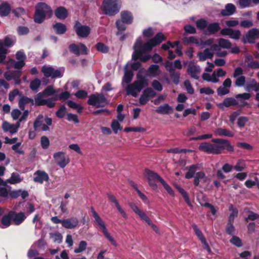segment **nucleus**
Instances as JSON below:
<instances>
[{"label": "nucleus", "mask_w": 259, "mask_h": 259, "mask_svg": "<svg viewBox=\"0 0 259 259\" xmlns=\"http://www.w3.org/2000/svg\"><path fill=\"white\" fill-rule=\"evenodd\" d=\"M196 25L198 29L203 30L205 28H207L208 24L205 20L201 19L196 22Z\"/></svg>", "instance_id": "obj_54"}, {"label": "nucleus", "mask_w": 259, "mask_h": 259, "mask_svg": "<svg viewBox=\"0 0 259 259\" xmlns=\"http://www.w3.org/2000/svg\"><path fill=\"white\" fill-rule=\"evenodd\" d=\"M94 218L95 219L94 222L99 226L103 233L107 230L105 223L98 214L94 217Z\"/></svg>", "instance_id": "obj_37"}, {"label": "nucleus", "mask_w": 259, "mask_h": 259, "mask_svg": "<svg viewBox=\"0 0 259 259\" xmlns=\"http://www.w3.org/2000/svg\"><path fill=\"white\" fill-rule=\"evenodd\" d=\"M74 29L77 35L81 37H87L90 33V28L86 25H82L78 21H76Z\"/></svg>", "instance_id": "obj_12"}, {"label": "nucleus", "mask_w": 259, "mask_h": 259, "mask_svg": "<svg viewBox=\"0 0 259 259\" xmlns=\"http://www.w3.org/2000/svg\"><path fill=\"white\" fill-rule=\"evenodd\" d=\"M257 81L254 78H251L244 86L245 90L247 92H251L253 90L256 85Z\"/></svg>", "instance_id": "obj_39"}, {"label": "nucleus", "mask_w": 259, "mask_h": 259, "mask_svg": "<svg viewBox=\"0 0 259 259\" xmlns=\"http://www.w3.org/2000/svg\"><path fill=\"white\" fill-rule=\"evenodd\" d=\"M161 184L163 186L164 188L167 191V192L171 196H174L175 195L174 191L171 189V188L168 185L166 182L163 180L161 183Z\"/></svg>", "instance_id": "obj_61"}, {"label": "nucleus", "mask_w": 259, "mask_h": 259, "mask_svg": "<svg viewBox=\"0 0 259 259\" xmlns=\"http://www.w3.org/2000/svg\"><path fill=\"white\" fill-rule=\"evenodd\" d=\"M23 180L19 174L15 172H13L11 174L10 178L7 180L8 183L11 184H16L21 182Z\"/></svg>", "instance_id": "obj_34"}, {"label": "nucleus", "mask_w": 259, "mask_h": 259, "mask_svg": "<svg viewBox=\"0 0 259 259\" xmlns=\"http://www.w3.org/2000/svg\"><path fill=\"white\" fill-rule=\"evenodd\" d=\"M33 181L38 183L42 184L44 181L48 182L49 180L48 174L43 170H38L34 174Z\"/></svg>", "instance_id": "obj_15"}, {"label": "nucleus", "mask_w": 259, "mask_h": 259, "mask_svg": "<svg viewBox=\"0 0 259 259\" xmlns=\"http://www.w3.org/2000/svg\"><path fill=\"white\" fill-rule=\"evenodd\" d=\"M121 20L124 23L130 24L133 20V15L131 12L127 11H122L120 13Z\"/></svg>", "instance_id": "obj_24"}, {"label": "nucleus", "mask_w": 259, "mask_h": 259, "mask_svg": "<svg viewBox=\"0 0 259 259\" xmlns=\"http://www.w3.org/2000/svg\"><path fill=\"white\" fill-rule=\"evenodd\" d=\"M70 51L77 56L80 54L87 55L88 50L86 46L82 43H79L78 45L71 44L69 46Z\"/></svg>", "instance_id": "obj_13"}, {"label": "nucleus", "mask_w": 259, "mask_h": 259, "mask_svg": "<svg viewBox=\"0 0 259 259\" xmlns=\"http://www.w3.org/2000/svg\"><path fill=\"white\" fill-rule=\"evenodd\" d=\"M201 167V164H193L189 167H187L186 169H188V171L185 175V178L188 179L193 178L197 169L200 168Z\"/></svg>", "instance_id": "obj_21"}, {"label": "nucleus", "mask_w": 259, "mask_h": 259, "mask_svg": "<svg viewBox=\"0 0 259 259\" xmlns=\"http://www.w3.org/2000/svg\"><path fill=\"white\" fill-rule=\"evenodd\" d=\"M144 177L148 180L150 187L153 190H156L157 188L156 183H161L163 180L158 174L148 169H145Z\"/></svg>", "instance_id": "obj_8"}, {"label": "nucleus", "mask_w": 259, "mask_h": 259, "mask_svg": "<svg viewBox=\"0 0 259 259\" xmlns=\"http://www.w3.org/2000/svg\"><path fill=\"white\" fill-rule=\"evenodd\" d=\"M49 235L55 242L60 243L62 242V236L59 232L50 233Z\"/></svg>", "instance_id": "obj_45"}, {"label": "nucleus", "mask_w": 259, "mask_h": 259, "mask_svg": "<svg viewBox=\"0 0 259 259\" xmlns=\"http://www.w3.org/2000/svg\"><path fill=\"white\" fill-rule=\"evenodd\" d=\"M215 136H225L228 137H232L234 134L230 131L225 128H219L215 130L214 132Z\"/></svg>", "instance_id": "obj_27"}, {"label": "nucleus", "mask_w": 259, "mask_h": 259, "mask_svg": "<svg viewBox=\"0 0 259 259\" xmlns=\"http://www.w3.org/2000/svg\"><path fill=\"white\" fill-rule=\"evenodd\" d=\"M15 75H17L19 77L21 75V72L19 71H6L4 74V76L6 80L9 81L12 79V77Z\"/></svg>", "instance_id": "obj_46"}, {"label": "nucleus", "mask_w": 259, "mask_h": 259, "mask_svg": "<svg viewBox=\"0 0 259 259\" xmlns=\"http://www.w3.org/2000/svg\"><path fill=\"white\" fill-rule=\"evenodd\" d=\"M53 157L57 165L61 168L65 167L70 161L69 157L65 155L64 152L62 151L54 153Z\"/></svg>", "instance_id": "obj_11"}, {"label": "nucleus", "mask_w": 259, "mask_h": 259, "mask_svg": "<svg viewBox=\"0 0 259 259\" xmlns=\"http://www.w3.org/2000/svg\"><path fill=\"white\" fill-rule=\"evenodd\" d=\"M11 11L10 5L7 2H4L0 5V16H7Z\"/></svg>", "instance_id": "obj_28"}, {"label": "nucleus", "mask_w": 259, "mask_h": 259, "mask_svg": "<svg viewBox=\"0 0 259 259\" xmlns=\"http://www.w3.org/2000/svg\"><path fill=\"white\" fill-rule=\"evenodd\" d=\"M40 80L38 78H35L30 82V88L33 91L37 92V89L40 87Z\"/></svg>", "instance_id": "obj_48"}, {"label": "nucleus", "mask_w": 259, "mask_h": 259, "mask_svg": "<svg viewBox=\"0 0 259 259\" xmlns=\"http://www.w3.org/2000/svg\"><path fill=\"white\" fill-rule=\"evenodd\" d=\"M201 71V69L199 66L193 64H189L187 69L188 74L192 78L196 80L199 79V74Z\"/></svg>", "instance_id": "obj_16"}, {"label": "nucleus", "mask_w": 259, "mask_h": 259, "mask_svg": "<svg viewBox=\"0 0 259 259\" xmlns=\"http://www.w3.org/2000/svg\"><path fill=\"white\" fill-rule=\"evenodd\" d=\"M55 15L57 18L63 20L67 17L68 12L64 7H59L55 10Z\"/></svg>", "instance_id": "obj_23"}, {"label": "nucleus", "mask_w": 259, "mask_h": 259, "mask_svg": "<svg viewBox=\"0 0 259 259\" xmlns=\"http://www.w3.org/2000/svg\"><path fill=\"white\" fill-rule=\"evenodd\" d=\"M52 124V119L49 117H46L44 119V116L41 114L37 116L33 123V128L35 131L38 130L41 127L42 131H49L50 130L49 126Z\"/></svg>", "instance_id": "obj_6"}, {"label": "nucleus", "mask_w": 259, "mask_h": 259, "mask_svg": "<svg viewBox=\"0 0 259 259\" xmlns=\"http://www.w3.org/2000/svg\"><path fill=\"white\" fill-rule=\"evenodd\" d=\"M111 126L115 134H117L118 131L121 129L119 123L116 120L112 121Z\"/></svg>", "instance_id": "obj_62"}, {"label": "nucleus", "mask_w": 259, "mask_h": 259, "mask_svg": "<svg viewBox=\"0 0 259 259\" xmlns=\"http://www.w3.org/2000/svg\"><path fill=\"white\" fill-rule=\"evenodd\" d=\"M154 34V31L152 27H148L147 29H145L143 31V35L146 37H150L153 36Z\"/></svg>", "instance_id": "obj_64"}, {"label": "nucleus", "mask_w": 259, "mask_h": 259, "mask_svg": "<svg viewBox=\"0 0 259 259\" xmlns=\"http://www.w3.org/2000/svg\"><path fill=\"white\" fill-rule=\"evenodd\" d=\"M259 38V30L257 28L250 29L242 38L243 44H253L256 39Z\"/></svg>", "instance_id": "obj_10"}, {"label": "nucleus", "mask_w": 259, "mask_h": 259, "mask_svg": "<svg viewBox=\"0 0 259 259\" xmlns=\"http://www.w3.org/2000/svg\"><path fill=\"white\" fill-rule=\"evenodd\" d=\"M236 78L235 81L234 82V84L235 87H242L245 85V76H239L237 77H235Z\"/></svg>", "instance_id": "obj_47"}, {"label": "nucleus", "mask_w": 259, "mask_h": 259, "mask_svg": "<svg viewBox=\"0 0 259 259\" xmlns=\"http://www.w3.org/2000/svg\"><path fill=\"white\" fill-rule=\"evenodd\" d=\"M248 118L245 116H240L238 118L237 120V125L239 127H243L245 126V124L248 122Z\"/></svg>", "instance_id": "obj_60"}, {"label": "nucleus", "mask_w": 259, "mask_h": 259, "mask_svg": "<svg viewBox=\"0 0 259 259\" xmlns=\"http://www.w3.org/2000/svg\"><path fill=\"white\" fill-rule=\"evenodd\" d=\"M245 164L244 160H239L233 168L237 171H241L245 169Z\"/></svg>", "instance_id": "obj_53"}, {"label": "nucleus", "mask_w": 259, "mask_h": 259, "mask_svg": "<svg viewBox=\"0 0 259 259\" xmlns=\"http://www.w3.org/2000/svg\"><path fill=\"white\" fill-rule=\"evenodd\" d=\"M17 30L19 35H27L29 32V28L24 26H18Z\"/></svg>", "instance_id": "obj_56"}, {"label": "nucleus", "mask_w": 259, "mask_h": 259, "mask_svg": "<svg viewBox=\"0 0 259 259\" xmlns=\"http://www.w3.org/2000/svg\"><path fill=\"white\" fill-rule=\"evenodd\" d=\"M238 104V102L235 99L232 97H228L225 98L222 103L218 104V106L223 109L224 107H229L232 106H236Z\"/></svg>", "instance_id": "obj_18"}, {"label": "nucleus", "mask_w": 259, "mask_h": 259, "mask_svg": "<svg viewBox=\"0 0 259 259\" xmlns=\"http://www.w3.org/2000/svg\"><path fill=\"white\" fill-rule=\"evenodd\" d=\"M56 33L58 34H63L67 30L66 26L65 24L61 23H56L53 25Z\"/></svg>", "instance_id": "obj_31"}, {"label": "nucleus", "mask_w": 259, "mask_h": 259, "mask_svg": "<svg viewBox=\"0 0 259 259\" xmlns=\"http://www.w3.org/2000/svg\"><path fill=\"white\" fill-rule=\"evenodd\" d=\"M66 114V108L64 105H61L56 112V116L59 118H63Z\"/></svg>", "instance_id": "obj_51"}, {"label": "nucleus", "mask_w": 259, "mask_h": 259, "mask_svg": "<svg viewBox=\"0 0 259 259\" xmlns=\"http://www.w3.org/2000/svg\"><path fill=\"white\" fill-rule=\"evenodd\" d=\"M230 242L237 247H240L242 246L241 239L237 236H233L230 240Z\"/></svg>", "instance_id": "obj_58"}, {"label": "nucleus", "mask_w": 259, "mask_h": 259, "mask_svg": "<svg viewBox=\"0 0 259 259\" xmlns=\"http://www.w3.org/2000/svg\"><path fill=\"white\" fill-rule=\"evenodd\" d=\"M155 46L154 45V44L151 41V39H150L148 41H147L145 44L143 45L142 47V51L144 53L145 52H150L153 48Z\"/></svg>", "instance_id": "obj_43"}, {"label": "nucleus", "mask_w": 259, "mask_h": 259, "mask_svg": "<svg viewBox=\"0 0 259 259\" xmlns=\"http://www.w3.org/2000/svg\"><path fill=\"white\" fill-rule=\"evenodd\" d=\"M155 111L159 114H169L173 112V108L168 104L165 103L157 107Z\"/></svg>", "instance_id": "obj_19"}, {"label": "nucleus", "mask_w": 259, "mask_h": 259, "mask_svg": "<svg viewBox=\"0 0 259 259\" xmlns=\"http://www.w3.org/2000/svg\"><path fill=\"white\" fill-rule=\"evenodd\" d=\"M120 7L119 0H104L101 8L105 15L113 16L119 12Z\"/></svg>", "instance_id": "obj_5"}, {"label": "nucleus", "mask_w": 259, "mask_h": 259, "mask_svg": "<svg viewBox=\"0 0 259 259\" xmlns=\"http://www.w3.org/2000/svg\"><path fill=\"white\" fill-rule=\"evenodd\" d=\"M220 24L218 22L211 23L207 25V31L210 34H214L220 30Z\"/></svg>", "instance_id": "obj_32"}, {"label": "nucleus", "mask_w": 259, "mask_h": 259, "mask_svg": "<svg viewBox=\"0 0 259 259\" xmlns=\"http://www.w3.org/2000/svg\"><path fill=\"white\" fill-rule=\"evenodd\" d=\"M169 73L172 82L175 84H178L180 82V73L174 70Z\"/></svg>", "instance_id": "obj_42"}, {"label": "nucleus", "mask_w": 259, "mask_h": 259, "mask_svg": "<svg viewBox=\"0 0 259 259\" xmlns=\"http://www.w3.org/2000/svg\"><path fill=\"white\" fill-rule=\"evenodd\" d=\"M218 44L220 48L230 49L231 47V43L228 39L221 38L218 40Z\"/></svg>", "instance_id": "obj_41"}, {"label": "nucleus", "mask_w": 259, "mask_h": 259, "mask_svg": "<svg viewBox=\"0 0 259 259\" xmlns=\"http://www.w3.org/2000/svg\"><path fill=\"white\" fill-rule=\"evenodd\" d=\"M40 144L42 149H48L50 145V141L49 138L46 136L41 137L40 139Z\"/></svg>", "instance_id": "obj_55"}, {"label": "nucleus", "mask_w": 259, "mask_h": 259, "mask_svg": "<svg viewBox=\"0 0 259 259\" xmlns=\"http://www.w3.org/2000/svg\"><path fill=\"white\" fill-rule=\"evenodd\" d=\"M97 50L102 53H106L109 51V48L102 42H98L96 45Z\"/></svg>", "instance_id": "obj_50"}, {"label": "nucleus", "mask_w": 259, "mask_h": 259, "mask_svg": "<svg viewBox=\"0 0 259 259\" xmlns=\"http://www.w3.org/2000/svg\"><path fill=\"white\" fill-rule=\"evenodd\" d=\"M127 65H126L124 67L125 71L122 79V82H124L128 84L132 81L134 76V73L132 71L127 70Z\"/></svg>", "instance_id": "obj_29"}, {"label": "nucleus", "mask_w": 259, "mask_h": 259, "mask_svg": "<svg viewBox=\"0 0 259 259\" xmlns=\"http://www.w3.org/2000/svg\"><path fill=\"white\" fill-rule=\"evenodd\" d=\"M236 10L235 6L232 4H228L225 9L221 11V14L224 16H229L233 14Z\"/></svg>", "instance_id": "obj_25"}, {"label": "nucleus", "mask_w": 259, "mask_h": 259, "mask_svg": "<svg viewBox=\"0 0 259 259\" xmlns=\"http://www.w3.org/2000/svg\"><path fill=\"white\" fill-rule=\"evenodd\" d=\"M41 71L46 77H51L52 78H61L63 76L64 73L63 69H55L52 66H43Z\"/></svg>", "instance_id": "obj_9"}, {"label": "nucleus", "mask_w": 259, "mask_h": 259, "mask_svg": "<svg viewBox=\"0 0 259 259\" xmlns=\"http://www.w3.org/2000/svg\"><path fill=\"white\" fill-rule=\"evenodd\" d=\"M87 243L85 241H81L79 242L78 247L74 250L76 253L81 252L84 251L87 248Z\"/></svg>", "instance_id": "obj_57"}, {"label": "nucleus", "mask_w": 259, "mask_h": 259, "mask_svg": "<svg viewBox=\"0 0 259 259\" xmlns=\"http://www.w3.org/2000/svg\"><path fill=\"white\" fill-rule=\"evenodd\" d=\"M148 79L142 75L138 74L137 80L133 83L128 84L125 88L126 94L136 97L138 93L145 87L148 85Z\"/></svg>", "instance_id": "obj_3"}, {"label": "nucleus", "mask_w": 259, "mask_h": 259, "mask_svg": "<svg viewBox=\"0 0 259 259\" xmlns=\"http://www.w3.org/2000/svg\"><path fill=\"white\" fill-rule=\"evenodd\" d=\"M26 218L24 212H18L14 210H10L0 220V228L2 229L7 228L12 224L19 226L25 220Z\"/></svg>", "instance_id": "obj_2"}, {"label": "nucleus", "mask_w": 259, "mask_h": 259, "mask_svg": "<svg viewBox=\"0 0 259 259\" xmlns=\"http://www.w3.org/2000/svg\"><path fill=\"white\" fill-rule=\"evenodd\" d=\"M107 197L108 198V200L111 203H113L114 204L117 210L119 212V213L121 214V215L124 219L127 218V215L125 212V211L123 210V209L122 208L121 205H120L119 203L118 202V201L117 200L116 197L112 194L111 193H108L107 194Z\"/></svg>", "instance_id": "obj_14"}, {"label": "nucleus", "mask_w": 259, "mask_h": 259, "mask_svg": "<svg viewBox=\"0 0 259 259\" xmlns=\"http://www.w3.org/2000/svg\"><path fill=\"white\" fill-rule=\"evenodd\" d=\"M12 13L16 17H19L24 15L25 13V11L24 8L19 7L13 10Z\"/></svg>", "instance_id": "obj_63"}, {"label": "nucleus", "mask_w": 259, "mask_h": 259, "mask_svg": "<svg viewBox=\"0 0 259 259\" xmlns=\"http://www.w3.org/2000/svg\"><path fill=\"white\" fill-rule=\"evenodd\" d=\"M241 36V32L238 29H233L231 28L229 37L235 40H238Z\"/></svg>", "instance_id": "obj_52"}, {"label": "nucleus", "mask_w": 259, "mask_h": 259, "mask_svg": "<svg viewBox=\"0 0 259 259\" xmlns=\"http://www.w3.org/2000/svg\"><path fill=\"white\" fill-rule=\"evenodd\" d=\"M7 52V50L3 47V42L0 40V63H4Z\"/></svg>", "instance_id": "obj_44"}, {"label": "nucleus", "mask_w": 259, "mask_h": 259, "mask_svg": "<svg viewBox=\"0 0 259 259\" xmlns=\"http://www.w3.org/2000/svg\"><path fill=\"white\" fill-rule=\"evenodd\" d=\"M161 71L159 69V66L158 65H151L147 71V75L150 77H155L160 74Z\"/></svg>", "instance_id": "obj_20"}, {"label": "nucleus", "mask_w": 259, "mask_h": 259, "mask_svg": "<svg viewBox=\"0 0 259 259\" xmlns=\"http://www.w3.org/2000/svg\"><path fill=\"white\" fill-rule=\"evenodd\" d=\"M201 180H204V181H206V177L202 171H199L196 174L194 181L195 186H198Z\"/></svg>", "instance_id": "obj_38"}, {"label": "nucleus", "mask_w": 259, "mask_h": 259, "mask_svg": "<svg viewBox=\"0 0 259 259\" xmlns=\"http://www.w3.org/2000/svg\"><path fill=\"white\" fill-rule=\"evenodd\" d=\"M28 103L34 105L33 99L26 96H22L19 101V107L22 110H24L25 105Z\"/></svg>", "instance_id": "obj_26"}, {"label": "nucleus", "mask_w": 259, "mask_h": 259, "mask_svg": "<svg viewBox=\"0 0 259 259\" xmlns=\"http://www.w3.org/2000/svg\"><path fill=\"white\" fill-rule=\"evenodd\" d=\"M177 189L179 192L181 193L183 197L184 198L185 201L187 203V204L189 206H191V203L190 202V200L189 199V196L187 192L185 191V190L182 188L179 187H177Z\"/></svg>", "instance_id": "obj_49"}, {"label": "nucleus", "mask_w": 259, "mask_h": 259, "mask_svg": "<svg viewBox=\"0 0 259 259\" xmlns=\"http://www.w3.org/2000/svg\"><path fill=\"white\" fill-rule=\"evenodd\" d=\"M90 105L96 108L103 107L107 103V99L103 94L95 93L89 97L87 102Z\"/></svg>", "instance_id": "obj_7"}, {"label": "nucleus", "mask_w": 259, "mask_h": 259, "mask_svg": "<svg viewBox=\"0 0 259 259\" xmlns=\"http://www.w3.org/2000/svg\"><path fill=\"white\" fill-rule=\"evenodd\" d=\"M79 224L78 219L76 217L63 220V226L64 228L67 229H72L76 228Z\"/></svg>", "instance_id": "obj_17"}, {"label": "nucleus", "mask_w": 259, "mask_h": 259, "mask_svg": "<svg viewBox=\"0 0 259 259\" xmlns=\"http://www.w3.org/2000/svg\"><path fill=\"white\" fill-rule=\"evenodd\" d=\"M53 14V11L49 5L45 3H39L35 6L34 21L36 23L41 24L47 18L52 17Z\"/></svg>", "instance_id": "obj_4"}, {"label": "nucleus", "mask_w": 259, "mask_h": 259, "mask_svg": "<svg viewBox=\"0 0 259 259\" xmlns=\"http://www.w3.org/2000/svg\"><path fill=\"white\" fill-rule=\"evenodd\" d=\"M183 42L185 45H189L194 44L197 46L199 45V41L198 39L196 38V37L194 36H191L189 37H184L182 39Z\"/></svg>", "instance_id": "obj_36"}, {"label": "nucleus", "mask_w": 259, "mask_h": 259, "mask_svg": "<svg viewBox=\"0 0 259 259\" xmlns=\"http://www.w3.org/2000/svg\"><path fill=\"white\" fill-rule=\"evenodd\" d=\"M8 64L9 66L8 68L13 67L17 69H21L25 64L23 60H18V61H15L13 59H10L9 61Z\"/></svg>", "instance_id": "obj_33"}, {"label": "nucleus", "mask_w": 259, "mask_h": 259, "mask_svg": "<svg viewBox=\"0 0 259 259\" xmlns=\"http://www.w3.org/2000/svg\"><path fill=\"white\" fill-rule=\"evenodd\" d=\"M44 95L42 92L38 93L34 97V104L36 106H42L44 105V102L45 99H44Z\"/></svg>", "instance_id": "obj_40"}, {"label": "nucleus", "mask_w": 259, "mask_h": 259, "mask_svg": "<svg viewBox=\"0 0 259 259\" xmlns=\"http://www.w3.org/2000/svg\"><path fill=\"white\" fill-rule=\"evenodd\" d=\"M198 56L200 61H203L207 59H211L213 56V53L209 48L205 49L202 52H199Z\"/></svg>", "instance_id": "obj_22"}, {"label": "nucleus", "mask_w": 259, "mask_h": 259, "mask_svg": "<svg viewBox=\"0 0 259 259\" xmlns=\"http://www.w3.org/2000/svg\"><path fill=\"white\" fill-rule=\"evenodd\" d=\"M151 41L155 46L159 45L163 40L166 39V37L161 32L157 33L156 35L152 38L151 39Z\"/></svg>", "instance_id": "obj_35"}, {"label": "nucleus", "mask_w": 259, "mask_h": 259, "mask_svg": "<svg viewBox=\"0 0 259 259\" xmlns=\"http://www.w3.org/2000/svg\"><path fill=\"white\" fill-rule=\"evenodd\" d=\"M57 92L52 86L49 85L42 92L44 95L52 96L54 95Z\"/></svg>", "instance_id": "obj_59"}, {"label": "nucleus", "mask_w": 259, "mask_h": 259, "mask_svg": "<svg viewBox=\"0 0 259 259\" xmlns=\"http://www.w3.org/2000/svg\"><path fill=\"white\" fill-rule=\"evenodd\" d=\"M2 127L5 132H9L11 134H14L17 133L16 129L14 128V124H11L7 121L3 122Z\"/></svg>", "instance_id": "obj_30"}, {"label": "nucleus", "mask_w": 259, "mask_h": 259, "mask_svg": "<svg viewBox=\"0 0 259 259\" xmlns=\"http://www.w3.org/2000/svg\"><path fill=\"white\" fill-rule=\"evenodd\" d=\"M211 141L214 144L207 142L202 143L199 146V149L200 151L212 154H221L225 149L230 152H233L234 150V147L231 145L228 140L217 138L212 139Z\"/></svg>", "instance_id": "obj_1"}]
</instances>
